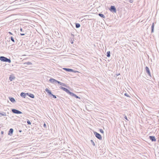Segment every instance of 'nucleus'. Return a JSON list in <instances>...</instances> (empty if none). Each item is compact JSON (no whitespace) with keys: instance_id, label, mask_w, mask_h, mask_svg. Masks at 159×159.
<instances>
[{"instance_id":"obj_29","label":"nucleus","mask_w":159,"mask_h":159,"mask_svg":"<svg viewBox=\"0 0 159 159\" xmlns=\"http://www.w3.org/2000/svg\"><path fill=\"white\" fill-rule=\"evenodd\" d=\"M27 122V123L28 124H29V125H31V122H30V121L29 120H28Z\"/></svg>"},{"instance_id":"obj_9","label":"nucleus","mask_w":159,"mask_h":159,"mask_svg":"<svg viewBox=\"0 0 159 159\" xmlns=\"http://www.w3.org/2000/svg\"><path fill=\"white\" fill-rule=\"evenodd\" d=\"M14 130L12 128H11L9 129L8 134L10 136H12Z\"/></svg>"},{"instance_id":"obj_26","label":"nucleus","mask_w":159,"mask_h":159,"mask_svg":"<svg viewBox=\"0 0 159 159\" xmlns=\"http://www.w3.org/2000/svg\"><path fill=\"white\" fill-rule=\"evenodd\" d=\"M10 39L13 42H15V40L14 39V38L12 37H10Z\"/></svg>"},{"instance_id":"obj_35","label":"nucleus","mask_w":159,"mask_h":159,"mask_svg":"<svg viewBox=\"0 0 159 159\" xmlns=\"http://www.w3.org/2000/svg\"><path fill=\"white\" fill-rule=\"evenodd\" d=\"M124 118H125V119H126V120H128V119H127V116H125Z\"/></svg>"},{"instance_id":"obj_3","label":"nucleus","mask_w":159,"mask_h":159,"mask_svg":"<svg viewBox=\"0 0 159 159\" xmlns=\"http://www.w3.org/2000/svg\"><path fill=\"white\" fill-rule=\"evenodd\" d=\"M59 88H60V89H62L63 91H64L65 92H66L67 93H68V94H70V93L71 92L68 89H66V88H65L63 87L62 86H60L59 87Z\"/></svg>"},{"instance_id":"obj_17","label":"nucleus","mask_w":159,"mask_h":159,"mask_svg":"<svg viewBox=\"0 0 159 159\" xmlns=\"http://www.w3.org/2000/svg\"><path fill=\"white\" fill-rule=\"evenodd\" d=\"M27 95L31 98H34V94L31 93H28V95Z\"/></svg>"},{"instance_id":"obj_19","label":"nucleus","mask_w":159,"mask_h":159,"mask_svg":"<svg viewBox=\"0 0 159 159\" xmlns=\"http://www.w3.org/2000/svg\"><path fill=\"white\" fill-rule=\"evenodd\" d=\"M98 15L99 16L102 18H105V16L102 14L99 13L98 14Z\"/></svg>"},{"instance_id":"obj_5","label":"nucleus","mask_w":159,"mask_h":159,"mask_svg":"<svg viewBox=\"0 0 159 159\" xmlns=\"http://www.w3.org/2000/svg\"><path fill=\"white\" fill-rule=\"evenodd\" d=\"M11 111L13 113L16 114H21L22 113V112L21 111L14 109H12Z\"/></svg>"},{"instance_id":"obj_7","label":"nucleus","mask_w":159,"mask_h":159,"mask_svg":"<svg viewBox=\"0 0 159 159\" xmlns=\"http://www.w3.org/2000/svg\"><path fill=\"white\" fill-rule=\"evenodd\" d=\"M145 70L146 73L148 74V76L151 77L152 76L150 72L148 66H146L145 67Z\"/></svg>"},{"instance_id":"obj_23","label":"nucleus","mask_w":159,"mask_h":159,"mask_svg":"<svg viewBox=\"0 0 159 159\" xmlns=\"http://www.w3.org/2000/svg\"><path fill=\"white\" fill-rule=\"evenodd\" d=\"M0 115H2V116H6V113L5 112H3L2 113H1L0 112Z\"/></svg>"},{"instance_id":"obj_1","label":"nucleus","mask_w":159,"mask_h":159,"mask_svg":"<svg viewBox=\"0 0 159 159\" xmlns=\"http://www.w3.org/2000/svg\"><path fill=\"white\" fill-rule=\"evenodd\" d=\"M0 60L2 61L8 62L9 63H10L11 62V59H9L7 57L4 56L0 57Z\"/></svg>"},{"instance_id":"obj_13","label":"nucleus","mask_w":159,"mask_h":159,"mask_svg":"<svg viewBox=\"0 0 159 159\" xmlns=\"http://www.w3.org/2000/svg\"><path fill=\"white\" fill-rule=\"evenodd\" d=\"M149 139L152 142L156 141V139L155 138V137L154 136H149Z\"/></svg>"},{"instance_id":"obj_30","label":"nucleus","mask_w":159,"mask_h":159,"mask_svg":"<svg viewBox=\"0 0 159 159\" xmlns=\"http://www.w3.org/2000/svg\"><path fill=\"white\" fill-rule=\"evenodd\" d=\"M44 51H47L49 50V48H46L44 49Z\"/></svg>"},{"instance_id":"obj_8","label":"nucleus","mask_w":159,"mask_h":159,"mask_svg":"<svg viewBox=\"0 0 159 159\" xmlns=\"http://www.w3.org/2000/svg\"><path fill=\"white\" fill-rule=\"evenodd\" d=\"M28 95V93H25L22 92L20 93V96L22 98H25L26 97V96Z\"/></svg>"},{"instance_id":"obj_6","label":"nucleus","mask_w":159,"mask_h":159,"mask_svg":"<svg viewBox=\"0 0 159 159\" xmlns=\"http://www.w3.org/2000/svg\"><path fill=\"white\" fill-rule=\"evenodd\" d=\"M63 69L65 70V71L67 72H73L76 73V72H78L77 71H75L73 70L70 69V68H63Z\"/></svg>"},{"instance_id":"obj_4","label":"nucleus","mask_w":159,"mask_h":159,"mask_svg":"<svg viewBox=\"0 0 159 159\" xmlns=\"http://www.w3.org/2000/svg\"><path fill=\"white\" fill-rule=\"evenodd\" d=\"M109 10L112 12L116 13V10L115 6H111L109 8Z\"/></svg>"},{"instance_id":"obj_40","label":"nucleus","mask_w":159,"mask_h":159,"mask_svg":"<svg viewBox=\"0 0 159 159\" xmlns=\"http://www.w3.org/2000/svg\"><path fill=\"white\" fill-rule=\"evenodd\" d=\"M50 48L52 49V48H51V47Z\"/></svg>"},{"instance_id":"obj_2","label":"nucleus","mask_w":159,"mask_h":159,"mask_svg":"<svg viewBox=\"0 0 159 159\" xmlns=\"http://www.w3.org/2000/svg\"><path fill=\"white\" fill-rule=\"evenodd\" d=\"M93 133L94 135L97 138L100 140L102 139V136L99 134L95 131L93 132Z\"/></svg>"},{"instance_id":"obj_24","label":"nucleus","mask_w":159,"mask_h":159,"mask_svg":"<svg viewBox=\"0 0 159 159\" xmlns=\"http://www.w3.org/2000/svg\"><path fill=\"white\" fill-rule=\"evenodd\" d=\"M24 64H27L28 65H31L32 64V63L30 62H27L24 63Z\"/></svg>"},{"instance_id":"obj_34","label":"nucleus","mask_w":159,"mask_h":159,"mask_svg":"<svg viewBox=\"0 0 159 159\" xmlns=\"http://www.w3.org/2000/svg\"><path fill=\"white\" fill-rule=\"evenodd\" d=\"M20 35H21V36H24L25 35V34H24V33H20Z\"/></svg>"},{"instance_id":"obj_16","label":"nucleus","mask_w":159,"mask_h":159,"mask_svg":"<svg viewBox=\"0 0 159 159\" xmlns=\"http://www.w3.org/2000/svg\"><path fill=\"white\" fill-rule=\"evenodd\" d=\"M154 23H152V26H151V33H153L154 31Z\"/></svg>"},{"instance_id":"obj_15","label":"nucleus","mask_w":159,"mask_h":159,"mask_svg":"<svg viewBox=\"0 0 159 159\" xmlns=\"http://www.w3.org/2000/svg\"><path fill=\"white\" fill-rule=\"evenodd\" d=\"M15 77L14 76H12L11 75H10V77H9V80L10 81H12L14 79H15Z\"/></svg>"},{"instance_id":"obj_25","label":"nucleus","mask_w":159,"mask_h":159,"mask_svg":"<svg viewBox=\"0 0 159 159\" xmlns=\"http://www.w3.org/2000/svg\"><path fill=\"white\" fill-rule=\"evenodd\" d=\"M60 85H61V86H65V87H66V85L64 84V83H62L61 82L60 84Z\"/></svg>"},{"instance_id":"obj_27","label":"nucleus","mask_w":159,"mask_h":159,"mask_svg":"<svg viewBox=\"0 0 159 159\" xmlns=\"http://www.w3.org/2000/svg\"><path fill=\"white\" fill-rule=\"evenodd\" d=\"M90 141H91V143H92V144H93V146H95V144L94 142H93V140H90Z\"/></svg>"},{"instance_id":"obj_38","label":"nucleus","mask_w":159,"mask_h":159,"mask_svg":"<svg viewBox=\"0 0 159 159\" xmlns=\"http://www.w3.org/2000/svg\"><path fill=\"white\" fill-rule=\"evenodd\" d=\"M1 133L2 134H4V132L3 131H1Z\"/></svg>"},{"instance_id":"obj_37","label":"nucleus","mask_w":159,"mask_h":159,"mask_svg":"<svg viewBox=\"0 0 159 159\" xmlns=\"http://www.w3.org/2000/svg\"><path fill=\"white\" fill-rule=\"evenodd\" d=\"M8 33H9L10 34H11V35H12V33L11 32H8Z\"/></svg>"},{"instance_id":"obj_39","label":"nucleus","mask_w":159,"mask_h":159,"mask_svg":"<svg viewBox=\"0 0 159 159\" xmlns=\"http://www.w3.org/2000/svg\"><path fill=\"white\" fill-rule=\"evenodd\" d=\"M19 131L20 132H21V130H19Z\"/></svg>"},{"instance_id":"obj_20","label":"nucleus","mask_w":159,"mask_h":159,"mask_svg":"<svg viewBox=\"0 0 159 159\" xmlns=\"http://www.w3.org/2000/svg\"><path fill=\"white\" fill-rule=\"evenodd\" d=\"M80 26V25L79 23H75V27L76 28H78Z\"/></svg>"},{"instance_id":"obj_14","label":"nucleus","mask_w":159,"mask_h":159,"mask_svg":"<svg viewBox=\"0 0 159 159\" xmlns=\"http://www.w3.org/2000/svg\"><path fill=\"white\" fill-rule=\"evenodd\" d=\"M9 98L10 100L12 103H14L16 102V100L13 98L9 97Z\"/></svg>"},{"instance_id":"obj_28","label":"nucleus","mask_w":159,"mask_h":159,"mask_svg":"<svg viewBox=\"0 0 159 159\" xmlns=\"http://www.w3.org/2000/svg\"><path fill=\"white\" fill-rule=\"evenodd\" d=\"M100 132L102 134H103L104 131L102 129H100L99 130Z\"/></svg>"},{"instance_id":"obj_11","label":"nucleus","mask_w":159,"mask_h":159,"mask_svg":"<svg viewBox=\"0 0 159 159\" xmlns=\"http://www.w3.org/2000/svg\"><path fill=\"white\" fill-rule=\"evenodd\" d=\"M70 95L71 96L74 97L76 98H79V99H80V98L79 96L76 95L75 94H74V93L71 92Z\"/></svg>"},{"instance_id":"obj_31","label":"nucleus","mask_w":159,"mask_h":159,"mask_svg":"<svg viewBox=\"0 0 159 159\" xmlns=\"http://www.w3.org/2000/svg\"><path fill=\"white\" fill-rule=\"evenodd\" d=\"M125 96H127L128 97H129V96L128 94H127V93H125Z\"/></svg>"},{"instance_id":"obj_33","label":"nucleus","mask_w":159,"mask_h":159,"mask_svg":"<svg viewBox=\"0 0 159 159\" xmlns=\"http://www.w3.org/2000/svg\"><path fill=\"white\" fill-rule=\"evenodd\" d=\"M43 126L44 128H46V124L44 123L43 124Z\"/></svg>"},{"instance_id":"obj_32","label":"nucleus","mask_w":159,"mask_h":159,"mask_svg":"<svg viewBox=\"0 0 159 159\" xmlns=\"http://www.w3.org/2000/svg\"><path fill=\"white\" fill-rule=\"evenodd\" d=\"M61 83V82L57 80V83L60 85Z\"/></svg>"},{"instance_id":"obj_18","label":"nucleus","mask_w":159,"mask_h":159,"mask_svg":"<svg viewBox=\"0 0 159 159\" xmlns=\"http://www.w3.org/2000/svg\"><path fill=\"white\" fill-rule=\"evenodd\" d=\"M50 98H56L57 97L56 95H54L50 91Z\"/></svg>"},{"instance_id":"obj_21","label":"nucleus","mask_w":159,"mask_h":159,"mask_svg":"<svg viewBox=\"0 0 159 159\" xmlns=\"http://www.w3.org/2000/svg\"><path fill=\"white\" fill-rule=\"evenodd\" d=\"M106 55H107V56L108 57H110V51H109L107 52Z\"/></svg>"},{"instance_id":"obj_10","label":"nucleus","mask_w":159,"mask_h":159,"mask_svg":"<svg viewBox=\"0 0 159 159\" xmlns=\"http://www.w3.org/2000/svg\"><path fill=\"white\" fill-rule=\"evenodd\" d=\"M58 139H55L53 141V142H52V143H50V144H51L52 145H57V141L58 140ZM51 142V141H50V142Z\"/></svg>"},{"instance_id":"obj_12","label":"nucleus","mask_w":159,"mask_h":159,"mask_svg":"<svg viewBox=\"0 0 159 159\" xmlns=\"http://www.w3.org/2000/svg\"><path fill=\"white\" fill-rule=\"evenodd\" d=\"M57 80L53 78H50V83L54 84H57Z\"/></svg>"},{"instance_id":"obj_22","label":"nucleus","mask_w":159,"mask_h":159,"mask_svg":"<svg viewBox=\"0 0 159 159\" xmlns=\"http://www.w3.org/2000/svg\"><path fill=\"white\" fill-rule=\"evenodd\" d=\"M45 91L47 92L48 95H50V90H49L48 88H46L45 89Z\"/></svg>"},{"instance_id":"obj_36","label":"nucleus","mask_w":159,"mask_h":159,"mask_svg":"<svg viewBox=\"0 0 159 159\" xmlns=\"http://www.w3.org/2000/svg\"><path fill=\"white\" fill-rule=\"evenodd\" d=\"M20 30L21 31H23V29H22V28H21L20 29Z\"/></svg>"}]
</instances>
